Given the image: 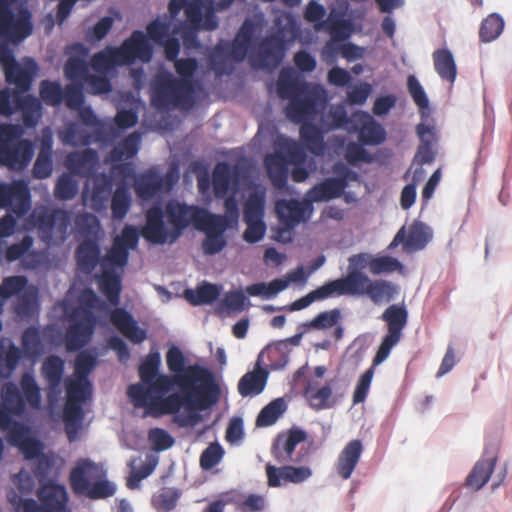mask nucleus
Returning <instances> with one entry per match:
<instances>
[{"mask_svg":"<svg viewBox=\"0 0 512 512\" xmlns=\"http://www.w3.org/2000/svg\"><path fill=\"white\" fill-rule=\"evenodd\" d=\"M205 213V208L177 200L168 201L164 208L159 203L154 204L146 211L143 236L154 245L173 244L190 224L197 229L205 219Z\"/></svg>","mask_w":512,"mask_h":512,"instance_id":"f257e3e1","label":"nucleus"},{"mask_svg":"<svg viewBox=\"0 0 512 512\" xmlns=\"http://www.w3.org/2000/svg\"><path fill=\"white\" fill-rule=\"evenodd\" d=\"M301 35L296 17L289 12L275 17L274 26L260 39L249 55L253 68L274 71L286 57L287 51Z\"/></svg>","mask_w":512,"mask_h":512,"instance_id":"f03ea898","label":"nucleus"},{"mask_svg":"<svg viewBox=\"0 0 512 512\" xmlns=\"http://www.w3.org/2000/svg\"><path fill=\"white\" fill-rule=\"evenodd\" d=\"M161 355L150 352L139 366L141 383L131 384L127 395L135 408H143L146 414L159 413L161 401L174 389L175 380L167 374H160Z\"/></svg>","mask_w":512,"mask_h":512,"instance_id":"7ed1b4c3","label":"nucleus"},{"mask_svg":"<svg viewBox=\"0 0 512 512\" xmlns=\"http://www.w3.org/2000/svg\"><path fill=\"white\" fill-rule=\"evenodd\" d=\"M184 10L186 20L182 23V41L186 49H199L201 42L198 32L214 31L219 20L214 8V0H170L168 11L176 18Z\"/></svg>","mask_w":512,"mask_h":512,"instance_id":"20e7f679","label":"nucleus"},{"mask_svg":"<svg viewBox=\"0 0 512 512\" xmlns=\"http://www.w3.org/2000/svg\"><path fill=\"white\" fill-rule=\"evenodd\" d=\"M198 96L199 93L167 69H160L150 81L151 104L159 111H190L196 106Z\"/></svg>","mask_w":512,"mask_h":512,"instance_id":"39448f33","label":"nucleus"},{"mask_svg":"<svg viewBox=\"0 0 512 512\" xmlns=\"http://www.w3.org/2000/svg\"><path fill=\"white\" fill-rule=\"evenodd\" d=\"M206 388L191 386L186 388L181 384L180 390L169 393L159 407V413L146 416L159 417L163 414H176L175 421L181 427H195L203 421L202 410L210 409Z\"/></svg>","mask_w":512,"mask_h":512,"instance_id":"423d86ee","label":"nucleus"},{"mask_svg":"<svg viewBox=\"0 0 512 512\" xmlns=\"http://www.w3.org/2000/svg\"><path fill=\"white\" fill-rule=\"evenodd\" d=\"M166 363L175 380L176 390H180L181 384L186 388L191 386L206 388L208 390V405H216L220 399L221 388L215 374L209 368L200 364L186 366V358L181 349L171 346L166 353Z\"/></svg>","mask_w":512,"mask_h":512,"instance_id":"0eeeda50","label":"nucleus"},{"mask_svg":"<svg viewBox=\"0 0 512 512\" xmlns=\"http://www.w3.org/2000/svg\"><path fill=\"white\" fill-rule=\"evenodd\" d=\"M19 37L3 36L0 38V66L6 82L15 86L12 91L27 93L38 74L39 66L32 57H24L21 62L17 60L11 45H19L25 40H19Z\"/></svg>","mask_w":512,"mask_h":512,"instance_id":"6e6552de","label":"nucleus"},{"mask_svg":"<svg viewBox=\"0 0 512 512\" xmlns=\"http://www.w3.org/2000/svg\"><path fill=\"white\" fill-rule=\"evenodd\" d=\"M0 400L4 407L1 414L22 416L26 407L39 409L41 407V389L31 372H24L20 379V386L13 381L5 382L0 388Z\"/></svg>","mask_w":512,"mask_h":512,"instance_id":"1a4fd4ad","label":"nucleus"},{"mask_svg":"<svg viewBox=\"0 0 512 512\" xmlns=\"http://www.w3.org/2000/svg\"><path fill=\"white\" fill-rule=\"evenodd\" d=\"M23 129L19 125L0 127V166L22 171L30 164L35 148L29 139H22Z\"/></svg>","mask_w":512,"mask_h":512,"instance_id":"9d476101","label":"nucleus"},{"mask_svg":"<svg viewBox=\"0 0 512 512\" xmlns=\"http://www.w3.org/2000/svg\"><path fill=\"white\" fill-rule=\"evenodd\" d=\"M328 101L329 98L325 88L313 84L289 99L285 107V115L295 124L314 122L318 115L324 113Z\"/></svg>","mask_w":512,"mask_h":512,"instance_id":"9b49d317","label":"nucleus"},{"mask_svg":"<svg viewBox=\"0 0 512 512\" xmlns=\"http://www.w3.org/2000/svg\"><path fill=\"white\" fill-rule=\"evenodd\" d=\"M42 101L32 94L12 91L6 87L0 90V116L10 118L21 113V121L25 128H35L42 118Z\"/></svg>","mask_w":512,"mask_h":512,"instance_id":"f8f14e48","label":"nucleus"},{"mask_svg":"<svg viewBox=\"0 0 512 512\" xmlns=\"http://www.w3.org/2000/svg\"><path fill=\"white\" fill-rule=\"evenodd\" d=\"M366 269L358 253L350 255L347 258L346 274L326 281L331 298L365 296L367 287L373 280L365 272Z\"/></svg>","mask_w":512,"mask_h":512,"instance_id":"ddd939ff","label":"nucleus"},{"mask_svg":"<svg viewBox=\"0 0 512 512\" xmlns=\"http://www.w3.org/2000/svg\"><path fill=\"white\" fill-rule=\"evenodd\" d=\"M333 176L316 183L305 194V201L313 203L328 202L340 198L350 182H361L359 173L345 163L337 161L332 166Z\"/></svg>","mask_w":512,"mask_h":512,"instance_id":"4468645a","label":"nucleus"},{"mask_svg":"<svg viewBox=\"0 0 512 512\" xmlns=\"http://www.w3.org/2000/svg\"><path fill=\"white\" fill-rule=\"evenodd\" d=\"M180 177L176 165L171 166L165 174H161L157 166H152L134 178V191L143 201L161 198L170 192Z\"/></svg>","mask_w":512,"mask_h":512,"instance_id":"2eb2a0df","label":"nucleus"},{"mask_svg":"<svg viewBox=\"0 0 512 512\" xmlns=\"http://www.w3.org/2000/svg\"><path fill=\"white\" fill-rule=\"evenodd\" d=\"M95 463L90 459L79 460L70 472V485L75 494L85 495L89 499H106L116 492V485L107 479L90 482L88 470L94 469Z\"/></svg>","mask_w":512,"mask_h":512,"instance_id":"dca6fc26","label":"nucleus"},{"mask_svg":"<svg viewBox=\"0 0 512 512\" xmlns=\"http://www.w3.org/2000/svg\"><path fill=\"white\" fill-rule=\"evenodd\" d=\"M381 319L387 324V334L382 338L378 350L373 358V365L384 362L401 338L402 331L408 323V310L405 305L392 304L381 315Z\"/></svg>","mask_w":512,"mask_h":512,"instance_id":"f3484780","label":"nucleus"},{"mask_svg":"<svg viewBox=\"0 0 512 512\" xmlns=\"http://www.w3.org/2000/svg\"><path fill=\"white\" fill-rule=\"evenodd\" d=\"M364 15L363 9L350 10L349 0H334L323 23L332 40L346 41L355 32L354 19H362Z\"/></svg>","mask_w":512,"mask_h":512,"instance_id":"a211bd4d","label":"nucleus"},{"mask_svg":"<svg viewBox=\"0 0 512 512\" xmlns=\"http://www.w3.org/2000/svg\"><path fill=\"white\" fill-rule=\"evenodd\" d=\"M18 0H0V38L3 36H21L19 40L28 38L33 32L32 14Z\"/></svg>","mask_w":512,"mask_h":512,"instance_id":"6ab92c4d","label":"nucleus"},{"mask_svg":"<svg viewBox=\"0 0 512 512\" xmlns=\"http://www.w3.org/2000/svg\"><path fill=\"white\" fill-rule=\"evenodd\" d=\"M306 154L296 142L287 144L286 151H277L266 155L264 165L268 177L277 189H285L288 185L289 164L304 161Z\"/></svg>","mask_w":512,"mask_h":512,"instance_id":"aec40b11","label":"nucleus"},{"mask_svg":"<svg viewBox=\"0 0 512 512\" xmlns=\"http://www.w3.org/2000/svg\"><path fill=\"white\" fill-rule=\"evenodd\" d=\"M34 224L44 242L51 243L55 239L64 241L71 225V216L64 209L43 210L34 215Z\"/></svg>","mask_w":512,"mask_h":512,"instance_id":"412c9836","label":"nucleus"},{"mask_svg":"<svg viewBox=\"0 0 512 512\" xmlns=\"http://www.w3.org/2000/svg\"><path fill=\"white\" fill-rule=\"evenodd\" d=\"M39 502L35 499L28 501L27 512H66L69 495L64 485L47 480L40 484L37 493Z\"/></svg>","mask_w":512,"mask_h":512,"instance_id":"4be33fe9","label":"nucleus"},{"mask_svg":"<svg viewBox=\"0 0 512 512\" xmlns=\"http://www.w3.org/2000/svg\"><path fill=\"white\" fill-rule=\"evenodd\" d=\"M69 322L65 333L67 351L75 352L84 348L92 339L97 325V317L64 312Z\"/></svg>","mask_w":512,"mask_h":512,"instance_id":"5701e85b","label":"nucleus"},{"mask_svg":"<svg viewBox=\"0 0 512 512\" xmlns=\"http://www.w3.org/2000/svg\"><path fill=\"white\" fill-rule=\"evenodd\" d=\"M0 209L11 211L18 217L25 216L31 209V193L24 181L7 183L0 181Z\"/></svg>","mask_w":512,"mask_h":512,"instance_id":"b1692460","label":"nucleus"},{"mask_svg":"<svg viewBox=\"0 0 512 512\" xmlns=\"http://www.w3.org/2000/svg\"><path fill=\"white\" fill-rule=\"evenodd\" d=\"M275 213L278 221L283 225L281 232L291 231L301 222L310 220L313 214V205L308 201L297 198H281L275 203Z\"/></svg>","mask_w":512,"mask_h":512,"instance_id":"393cba45","label":"nucleus"},{"mask_svg":"<svg viewBox=\"0 0 512 512\" xmlns=\"http://www.w3.org/2000/svg\"><path fill=\"white\" fill-rule=\"evenodd\" d=\"M244 176V166L237 162H218L212 171V187L216 198H224L230 191L236 193Z\"/></svg>","mask_w":512,"mask_h":512,"instance_id":"a878e982","label":"nucleus"},{"mask_svg":"<svg viewBox=\"0 0 512 512\" xmlns=\"http://www.w3.org/2000/svg\"><path fill=\"white\" fill-rule=\"evenodd\" d=\"M498 459V448L494 444L485 446L482 457L474 464L466 477L467 487L478 491L490 480Z\"/></svg>","mask_w":512,"mask_h":512,"instance_id":"bb28decb","label":"nucleus"},{"mask_svg":"<svg viewBox=\"0 0 512 512\" xmlns=\"http://www.w3.org/2000/svg\"><path fill=\"white\" fill-rule=\"evenodd\" d=\"M117 48L126 65L134 64L137 60L149 63L153 57V45L142 30L133 31L130 37Z\"/></svg>","mask_w":512,"mask_h":512,"instance_id":"cd10ccee","label":"nucleus"},{"mask_svg":"<svg viewBox=\"0 0 512 512\" xmlns=\"http://www.w3.org/2000/svg\"><path fill=\"white\" fill-rule=\"evenodd\" d=\"M68 55L64 65V75L69 82L86 83L89 76L87 57L88 48L81 42H76L66 48Z\"/></svg>","mask_w":512,"mask_h":512,"instance_id":"c85d7f7f","label":"nucleus"},{"mask_svg":"<svg viewBox=\"0 0 512 512\" xmlns=\"http://www.w3.org/2000/svg\"><path fill=\"white\" fill-rule=\"evenodd\" d=\"M85 185L82 197L86 205L96 212L106 209L107 201L113 195V180L105 173L96 174L92 179V188L89 192Z\"/></svg>","mask_w":512,"mask_h":512,"instance_id":"c756f323","label":"nucleus"},{"mask_svg":"<svg viewBox=\"0 0 512 512\" xmlns=\"http://www.w3.org/2000/svg\"><path fill=\"white\" fill-rule=\"evenodd\" d=\"M307 439L305 430L299 427H292L288 430L287 434H278L274 439L271 453L275 459L280 462L297 461L293 458V452L299 443Z\"/></svg>","mask_w":512,"mask_h":512,"instance_id":"7c9ffc66","label":"nucleus"},{"mask_svg":"<svg viewBox=\"0 0 512 512\" xmlns=\"http://www.w3.org/2000/svg\"><path fill=\"white\" fill-rule=\"evenodd\" d=\"M99 239H82L75 250L77 270L90 275L102 262Z\"/></svg>","mask_w":512,"mask_h":512,"instance_id":"2f4dec72","label":"nucleus"},{"mask_svg":"<svg viewBox=\"0 0 512 512\" xmlns=\"http://www.w3.org/2000/svg\"><path fill=\"white\" fill-rule=\"evenodd\" d=\"M263 364V352H260L255 369L244 374L238 382V392L242 397L257 396L264 391L269 372L263 367Z\"/></svg>","mask_w":512,"mask_h":512,"instance_id":"473e14b6","label":"nucleus"},{"mask_svg":"<svg viewBox=\"0 0 512 512\" xmlns=\"http://www.w3.org/2000/svg\"><path fill=\"white\" fill-rule=\"evenodd\" d=\"M363 453V443L360 439L349 441L339 453L334 464L336 474L343 480H348L357 467Z\"/></svg>","mask_w":512,"mask_h":512,"instance_id":"72a5a7b5","label":"nucleus"},{"mask_svg":"<svg viewBox=\"0 0 512 512\" xmlns=\"http://www.w3.org/2000/svg\"><path fill=\"white\" fill-rule=\"evenodd\" d=\"M197 229L205 233V238L202 242V251L205 255H216L226 247L225 232L228 228L225 226L205 218L200 225H197Z\"/></svg>","mask_w":512,"mask_h":512,"instance_id":"f704fd0d","label":"nucleus"},{"mask_svg":"<svg viewBox=\"0 0 512 512\" xmlns=\"http://www.w3.org/2000/svg\"><path fill=\"white\" fill-rule=\"evenodd\" d=\"M110 320L134 344H140L147 338L146 331L138 325L133 315L125 308H116L112 311Z\"/></svg>","mask_w":512,"mask_h":512,"instance_id":"c9c22d12","label":"nucleus"},{"mask_svg":"<svg viewBox=\"0 0 512 512\" xmlns=\"http://www.w3.org/2000/svg\"><path fill=\"white\" fill-rule=\"evenodd\" d=\"M416 133L420 139V145L414 160L420 165L431 164L435 160L433 145L438 141L436 128L422 121L417 124Z\"/></svg>","mask_w":512,"mask_h":512,"instance_id":"e433bc0d","label":"nucleus"},{"mask_svg":"<svg viewBox=\"0 0 512 512\" xmlns=\"http://www.w3.org/2000/svg\"><path fill=\"white\" fill-rule=\"evenodd\" d=\"M354 117L361 124V126L358 124L356 132H358V139L362 145H380L385 141V129L370 114L361 112Z\"/></svg>","mask_w":512,"mask_h":512,"instance_id":"4c0bfd02","label":"nucleus"},{"mask_svg":"<svg viewBox=\"0 0 512 512\" xmlns=\"http://www.w3.org/2000/svg\"><path fill=\"white\" fill-rule=\"evenodd\" d=\"M372 275L391 274L398 272L404 274L405 266L397 258L389 255H374L369 252L358 253Z\"/></svg>","mask_w":512,"mask_h":512,"instance_id":"58836bf2","label":"nucleus"},{"mask_svg":"<svg viewBox=\"0 0 512 512\" xmlns=\"http://www.w3.org/2000/svg\"><path fill=\"white\" fill-rule=\"evenodd\" d=\"M311 85L302 80L292 67H284L278 75L276 91L281 99L289 100Z\"/></svg>","mask_w":512,"mask_h":512,"instance_id":"ea45409f","label":"nucleus"},{"mask_svg":"<svg viewBox=\"0 0 512 512\" xmlns=\"http://www.w3.org/2000/svg\"><path fill=\"white\" fill-rule=\"evenodd\" d=\"M91 62L96 73L107 75L114 74L117 67L126 65L117 47H108L97 52Z\"/></svg>","mask_w":512,"mask_h":512,"instance_id":"a19ab883","label":"nucleus"},{"mask_svg":"<svg viewBox=\"0 0 512 512\" xmlns=\"http://www.w3.org/2000/svg\"><path fill=\"white\" fill-rule=\"evenodd\" d=\"M400 293V286L385 279L372 280L367 287L366 295L375 305L389 303Z\"/></svg>","mask_w":512,"mask_h":512,"instance_id":"79ce46f5","label":"nucleus"},{"mask_svg":"<svg viewBox=\"0 0 512 512\" xmlns=\"http://www.w3.org/2000/svg\"><path fill=\"white\" fill-rule=\"evenodd\" d=\"M313 122L301 124L299 135L303 146L312 154L322 156L325 153L324 133Z\"/></svg>","mask_w":512,"mask_h":512,"instance_id":"37998d69","label":"nucleus"},{"mask_svg":"<svg viewBox=\"0 0 512 512\" xmlns=\"http://www.w3.org/2000/svg\"><path fill=\"white\" fill-rule=\"evenodd\" d=\"M84 410L79 403L66 402L63 409L65 432L70 443L79 438L83 426Z\"/></svg>","mask_w":512,"mask_h":512,"instance_id":"c03bdc74","label":"nucleus"},{"mask_svg":"<svg viewBox=\"0 0 512 512\" xmlns=\"http://www.w3.org/2000/svg\"><path fill=\"white\" fill-rule=\"evenodd\" d=\"M222 287L203 281L195 289H186L185 299L194 306L210 305L218 300Z\"/></svg>","mask_w":512,"mask_h":512,"instance_id":"a18cd8bd","label":"nucleus"},{"mask_svg":"<svg viewBox=\"0 0 512 512\" xmlns=\"http://www.w3.org/2000/svg\"><path fill=\"white\" fill-rule=\"evenodd\" d=\"M96 280L100 292L112 306L117 307L122 291L121 275L117 271H103V275H96Z\"/></svg>","mask_w":512,"mask_h":512,"instance_id":"49530a36","label":"nucleus"},{"mask_svg":"<svg viewBox=\"0 0 512 512\" xmlns=\"http://www.w3.org/2000/svg\"><path fill=\"white\" fill-rule=\"evenodd\" d=\"M0 427L7 432L9 443L17 448L32 436L27 424L14 419L9 414H0Z\"/></svg>","mask_w":512,"mask_h":512,"instance_id":"de8ad7c7","label":"nucleus"},{"mask_svg":"<svg viewBox=\"0 0 512 512\" xmlns=\"http://www.w3.org/2000/svg\"><path fill=\"white\" fill-rule=\"evenodd\" d=\"M224 214L212 213L206 209L205 218L226 228H234L238 225L240 210L235 193L224 197Z\"/></svg>","mask_w":512,"mask_h":512,"instance_id":"09e8293b","label":"nucleus"},{"mask_svg":"<svg viewBox=\"0 0 512 512\" xmlns=\"http://www.w3.org/2000/svg\"><path fill=\"white\" fill-rule=\"evenodd\" d=\"M327 118V122L324 121L323 123L325 131L344 129L348 132H356L358 129V122L353 117L348 116L343 104L331 106Z\"/></svg>","mask_w":512,"mask_h":512,"instance_id":"8fccbe9b","label":"nucleus"},{"mask_svg":"<svg viewBox=\"0 0 512 512\" xmlns=\"http://www.w3.org/2000/svg\"><path fill=\"white\" fill-rule=\"evenodd\" d=\"M431 227L421 221H415L409 229L407 240L404 242V250L414 252L423 250L432 240Z\"/></svg>","mask_w":512,"mask_h":512,"instance_id":"3c124183","label":"nucleus"},{"mask_svg":"<svg viewBox=\"0 0 512 512\" xmlns=\"http://www.w3.org/2000/svg\"><path fill=\"white\" fill-rule=\"evenodd\" d=\"M104 306L105 302L98 297L96 292L91 288H86L79 294L78 304L75 306L65 305L64 312H73L75 316L81 314L96 317L95 309Z\"/></svg>","mask_w":512,"mask_h":512,"instance_id":"603ef678","label":"nucleus"},{"mask_svg":"<svg viewBox=\"0 0 512 512\" xmlns=\"http://www.w3.org/2000/svg\"><path fill=\"white\" fill-rule=\"evenodd\" d=\"M99 162L96 150L88 148L81 153H74L68 156V165L76 174H93Z\"/></svg>","mask_w":512,"mask_h":512,"instance_id":"864d4df0","label":"nucleus"},{"mask_svg":"<svg viewBox=\"0 0 512 512\" xmlns=\"http://www.w3.org/2000/svg\"><path fill=\"white\" fill-rule=\"evenodd\" d=\"M178 80L184 81L186 86L194 89L197 93L202 92L203 85L200 81L194 79V75L199 67V62L195 57L180 58L174 63Z\"/></svg>","mask_w":512,"mask_h":512,"instance_id":"5fc2aeb1","label":"nucleus"},{"mask_svg":"<svg viewBox=\"0 0 512 512\" xmlns=\"http://www.w3.org/2000/svg\"><path fill=\"white\" fill-rule=\"evenodd\" d=\"M434 68L441 79L454 83L457 76V67L452 52L446 48L438 49L433 53Z\"/></svg>","mask_w":512,"mask_h":512,"instance_id":"6e6d98bb","label":"nucleus"},{"mask_svg":"<svg viewBox=\"0 0 512 512\" xmlns=\"http://www.w3.org/2000/svg\"><path fill=\"white\" fill-rule=\"evenodd\" d=\"M141 135L133 132L119 142L110 152L111 163L128 160L137 155L140 149Z\"/></svg>","mask_w":512,"mask_h":512,"instance_id":"4d7b16f0","label":"nucleus"},{"mask_svg":"<svg viewBox=\"0 0 512 512\" xmlns=\"http://www.w3.org/2000/svg\"><path fill=\"white\" fill-rule=\"evenodd\" d=\"M265 203L264 191L255 190L251 192L243 208L244 222L264 221Z\"/></svg>","mask_w":512,"mask_h":512,"instance_id":"13d9d810","label":"nucleus"},{"mask_svg":"<svg viewBox=\"0 0 512 512\" xmlns=\"http://www.w3.org/2000/svg\"><path fill=\"white\" fill-rule=\"evenodd\" d=\"M22 358V350L13 342L7 347H0V377L8 379L16 370L20 359Z\"/></svg>","mask_w":512,"mask_h":512,"instance_id":"bf43d9fd","label":"nucleus"},{"mask_svg":"<svg viewBox=\"0 0 512 512\" xmlns=\"http://www.w3.org/2000/svg\"><path fill=\"white\" fill-rule=\"evenodd\" d=\"M64 372L65 361L58 355H50L42 363L41 374L47 384H61Z\"/></svg>","mask_w":512,"mask_h":512,"instance_id":"052dcab7","label":"nucleus"},{"mask_svg":"<svg viewBox=\"0 0 512 512\" xmlns=\"http://www.w3.org/2000/svg\"><path fill=\"white\" fill-rule=\"evenodd\" d=\"M304 396L307 398L310 407L315 411L329 409L333 406L330 401L332 396L331 382H327L321 388L313 391L312 384L308 383L304 390Z\"/></svg>","mask_w":512,"mask_h":512,"instance_id":"680f3d73","label":"nucleus"},{"mask_svg":"<svg viewBox=\"0 0 512 512\" xmlns=\"http://www.w3.org/2000/svg\"><path fill=\"white\" fill-rule=\"evenodd\" d=\"M286 410L287 404L283 398L272 400L260 410L256 419L257 426L268 427L275 424Z\"/></svg>","mask_w":512,"mask_h":512,"instance_id":"e2e57ef3","label":"nucleus"},{"mask_svg":"<svg viewBox=\"0 0 512 512\" xmlns=\"http://www.w3.org/2000/svg\"><path fill=\"white\" fill-rule=\"evenodd\" d=\"M131 206V193L125 184H119L111 197V211L115 220H123Z\"/></svg>","mask_w":512,"mask_h":512,"instance_id":"0e129e2a","label":"nucleus"},{"mask_svg":"<svg viewBox=\"0 0 512 512\" xmlns=\"http://www.w3.org/2000/svg\"><path fill=\"white\" fill-rule=\"evenodd\" d=\"M129 261V251L126 247L113 241L110 250L101 262L102 271H117L118 268H124Z\"/></svg>","mask_w":512,"mask_h":512,"instance_id":"69168bd1","label":"nucleus"},{"mask_svg":"<svg viewBox=\"0 0 512 512\" xmlns=\"http://www.w3.org/2000/svg\"><path fill=\"white\" fill-rule=\"evenodd\" d=\"M505 26L504 19L498 13H491L483 19L480 29L479 37L482 42H492L496 40L503 32Z\"/></svg>","mask_w":512,"mask_h":512,"instance_id":"338daca9","label":"nucleus"},{"mask_svg":"<svg viewBox=\"0 0 512 512\" xmlns=\"http://www.w3.org/2000/svg\"><path fill=\"white\" fill-rule=\"evenodd\" d=\"M75 228L83 239H99L100 221L91 213L78 214L75 218Z\"/></svg>","mask_w":512,"mask_h":512,"instance_id":"774afa93","label":"nucleus"}]
</instances>
